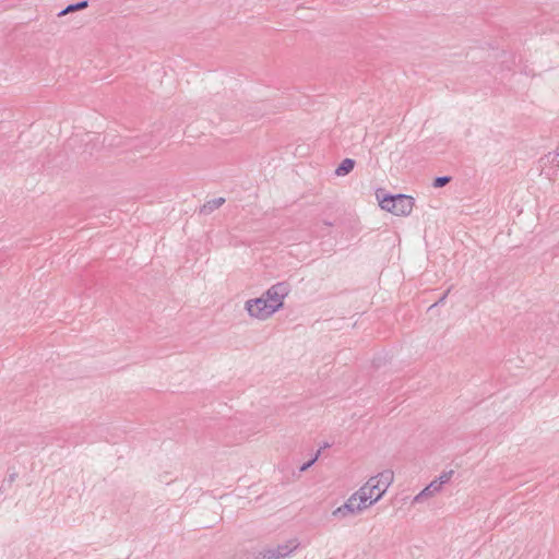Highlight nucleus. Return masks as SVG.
Wrapping results in <instances>:
<instances>
[{
    "mask_svg": "<svg viewBox=\"0 0 559 559\" xmlns=\"http://www.w3.org/2000/svg\"><path fill=\"white\" fill-rule=\"evenodd\" d=\"M447 294H448V293H445V294H444V295L439 299V301H437L435 305H438V304L443 302V300H444V299H445V297H447Z\"/></svg>",
    "mask_w": 559,
    "mask_h": 559,
    "instance_id": "15",
    "label": "nucleus"
},
{
    "mask_svg": "<svg viewBox=\"0 0 559 559\" xmlns=\"http://www.w3.org/2000/svg\"><path fill=\"white\" fill-rule=\"evenodd\" d=\"M320 452L321 450H319L317 452V454L310 460L308 461L307 463H305L301 467H300V472H305L307 471L310 466H312L314 464V462L318 460L319 455H320Z\"/></svg>",
    "mask_w": 559,
    "mask_h": 559,
    "instance_id": "13",
    "label": "nucleus"
},
{
    "mask_svg": "<svg viewBox=\"0 0 559 559\" xmlns=\"http://www.w3.org/2000/svg\"><path fill=\"white\" fill-rule=\"evenodd\" d=\"M290 293V285L287 282H278L272 285L265 293H263V297L270 302L274 309L277 311L284 305V299Z\"/></svg>",
    "mask_w": 559,
    "mask_h": 559,
    "instance_id": "5",
    "label": "nucleus"
},
{
    "mask_svg": "<svg viewBox=\"0 0 559 559\" xmlns=\"http://www.w3.org/2000/svg\"><path fill=\"white\" fill-rule=\"evenodd\" d=\"M393 480V471L385 469L378 475L370 477L357 491L361 495V500L371 507L382 498Z\"/></svg>",
    "mask_w": 559,
    "mask_h": 559,
    "instance_id": "1",
    "label": "nucleus"
},
{
    "mask_svg": "<svg viewBox=\"0 0 559 559\" xmlns=\"http://www.w3.org/2000/svg\"><path fill=\"white\" fill-rule=\"evenodd\" d=\"M450 181H451V177H449V176L437 177V178L433 180L432 186H433L435 188H442V187H444L445 185H448Z\"/></svg>",
    "mask_w": 559,
    "mask_h": 559,
    "instance_id": "12",
    "label": "nucleus"
},
{
    "mask_svg": "<svg viewBox=\"0 0 559 559\" xmlns=\"http://www.w3.org/2000/svg\"><path fill=\"white\" fill-rule=\"evenodd\" d=\"M224 203H225L224 198H217V199L210 200L201 207L200 212L203 214H211L212 212H214L215 210L221 207Z\"/></svg>",
    "mask_w": 559,
    "mask_h": 559,
    "instance_id": "8",
    "label": "nucleus"
},
{
    "mask_svg": "<svg viewBox=\"0 0 559 559\" xmlns=\"http://www.w3.org/2000/svg\"><path fill=\"white\" fill-rule=\"evenodd\" d=\"M245 309L251 318L261 321L267 320L276 312L274 307L263 296L247 300Z\"/></svg>",
    "mask_w": 559,
    "mask_h": 559,
    "instance_id": "4",
    "label": "nucleus"
},
{
    "mask_svg": "<svg viewBox=\"0 0 559 559\" xmlns=\"http://www.w3.org/2000/svg\"><path fill=\"white\" fill-rule=\"evenodd\" d=\"M16 477H17V473H15V472L9 474V476H8L9 483L15 481Z\"/></svg>",
    "mask_w": 559,
    "mask_h": 559,
    "instance_id": "14",
    "label": "nucleus"
},
{
    "mask_svg": "<svg viewBox=\"0 0 559 559\" xmlns=\"http://www.w3.org/2000/svg\"><path fill=\"white\" fill-rule=\"evenodd\" d=\"M299 546L297 539H290L284 544L277 545L276 547L265 548L261 550L257 559H284L288 557Z\"/></svg>",
    "mask_w": 559,
    "mask_h": 559,
    "instance_id": "6",
    "label": "nucleus"
},
{
    "mask_svg": "<svg viewBox=\"0 0 559 559\" xmlns=\"http://www.w3.org/2000/svg\"><path fill=\"white\" fill-rule=\"evenodd\" d=\"M87 5H88V2L86 0L80 1L78 3L69 4L66 9H63L59 13V16L66 15L68 13H71V12H74L78 10H83V9L87 8Z\"/></svg>",
    "mask_w": 559,
    "mask_h": 559,
    "instance_id": "10",
    "label": "nucleus"
},
{
    "mask_svg": "<svg viewBox=\"0 0 559 559\" xmlns=\"http://www.w3.org/2000/svg\"><path fill=\"white\" fill-rule=\"evenodd\" d=\"M441 488L437 485V481L432 480L427 487H425L418 495L413 499V503H421L426 499L437 495Z\"/></svg>",
    "mask_w": 559,
    "mask_h": 559,
    "instance_id": "7",
    "label": "nucleus"
},
{
    "mask_svg": "<svg viewBox=\"0 0 559 559\" xmlns=\"http://www.w3.org/2000/svg\"><path fill=\"white\" fill-rule=\"evenodd\" d=\"M355 167V160L352 158H345L342 160V163L338 165V167L335 169L336 176H345L349 174Z\"/></svg>",
    "mask_w": 559,
    "mask_h": 559,
    "instance_id": "9",
    "label": "nucleus"
},
{
    "mask_svg": "<svg viewBox=\"0 0 559 559\" xmlns=\"http://www.w3.org/2000/svg\"><path fill=\"white\" fill-rule=\"evenodd\" d=\"M454 474V471H447V472H443L438 478L433 479L435 481H437V485L442 488V486L447 483L450 481L451 477L453 476Z\"/></svg>",
    "mask_w": 559,
    "mask_h": 559,
    "instance_id": "11",
    "label": "nucleus"
},
{
    "mask_svg": "<svg viewBox=\"0 0 559 559\" xmlns=\"http://www.w3.org/2000/svg\"><path fill=\"white\" fill-rule=\"evenodd\" d=\"M329 447H330V444H329V443H325V444H323V447H322V448H323V449H325V448H329Z\"/></svg>",
    "mask_w": 559,
    "mask_h": 559,
    "instance_id": "16",
    "label": "nucleus"
},
{
    "mask_svg": "<svg viewBox=\"0 0 559 559\" xmlns=\"http://www.w3.org/2000/svg\"><path fill=\"white\" fill-rule=\"evenodd\" d=\"M380 206L396 216H406L413 211L414 199L406 194L385 195L380 200Z\"/></svg>",
    "mask_w": 559,
    "mask_h": 559,
    "instance_id": "2",
    "label": "nucleus"
},
{
    "mask_svg": "<svg viewBox=\"0 0 559 559\" xmlns=\"http://www.w3.org/2000/svg\"><path fill=\"white\" fill-rule=\"evenodd\" d=\"M369 507L370 506L367 502L361 500V495L356 491L345 501L344 504L332 512V516L337 520L347 519L361 513Z\"/></svg>",
    "mask_w": 559,
    "mask_h": 559,
    "instance_id": "3",
    "label": "nucleus"
}]
</instances>
